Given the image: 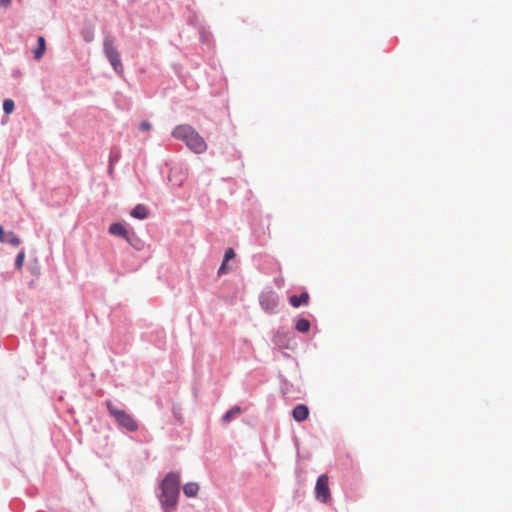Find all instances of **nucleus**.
<instances>
[{"instance_id": "nucleus-16", "label": "nucleus", "mask_w": 512, "mask_h": 512, "mask_svg": "<svg viewBox=\"0 0 512 512\" xmlns=\"http://www.w3.org/2000/svg\"><path fill=\"white\" fill-rule=\"evenodd\" d=\"M14 101L12 99H5L3 102V110L6 114H11L14 111Z\"/></svg>"}, {"instance_id": "nucleus-8", "label": "nucleus", "mask_w": 512, "mask_h": 512, "mask_svg": "<svg viewBox=\"0 0 512 512\" xmlns=\"http://www.w3.org/2000/svg\"><path fill=\"white\" fill-rule=\"evenodd\" d=\"M109 232L112 235L122 237L124 239L128 238V232L126 228L121 223H113L109 227Z\"/></svg>"}, {"instance_id": "nucleus-6", "label": "nucleus", "mask_w": 512, "mask_h": 512, "mask_svg": "<svg viewBox=\"0 0 512 512\" xmlns=\"http://www.w3.org/2000/svg\"><path fill=\"white\" fill-rule=\"evenodd\" d=\"M292 415L296 421L302 422L306 420L309 415L308 407L304 404H299L294 407Z\"/></svg>"}, {"instance_id": "nucleus-4", "label": "nucleus", "mask_w": 512, "mask_h": 512, "mask_svg": "<svg viewBox=\"0 0 512 512\" xmlns=\"http://www.w3.org/2000/svg\"><path fill=\"white\" fill-rule=\"evenodd\" d=\"M104 53L108 58L110 64L118 74L123 73V65L120 55L115 47V39L111 35H107L103 42Z\"/></svg>"}, {"instance_id": "nucleus-14", "label": "nucleus", "mask_w": 512, "mask_h": 512, "mask_svg": "<svg viewBox=\"0 0 512 512\" xmlns=\"http://www.w3.org/2000/svg\"><path fill=\"white\" fill-rule=\"evenodd\" d=\"M241 413V409L240 407L238 406H234L233 408H231L229 411H227L225 413V415L223 416V420L224 421H230L233 417L239 415Z\"/></svg>"}, {"instance_id": "nucleus-5", "label": "nucleus", "mask_w": 512, "mask_h": 512, "mask_svg": "<svg viewBox=\"0 0 512 512\" xmlns=\"http://www.w3.org/2000/svg\"><path fill=\"white\" fill-rule=\"evenodd\" d=\"M315 496L322 503H327L331 499L328 475L322 474L318 477L315 486Z\"/></svg>"}, {"instance_id": "nucleus-20", "label": "nucleus", "mask_w": 512, "mask_h": 512, "mask_svg": "<svg viewBox=\"0 0 512 512\" xmlns=\"http://www.w3.org/2000/svg\"><path fill=\"white\" fill-rule=\"evenodd\" d=\"M152 125L150 122L148 121H142L140 124H139V129L141 131H149L151 129Z\"/></svg>"}, {"instance_id": "nucleus-12", "label": "nucleus", "mask_w": 512, "mask_h": 512, "mask_svg": "<svg viewBox=\"0 0 512 512\" xmlns=\"http://www.w3.org/2000/svg\"><path fill=\"white\" fill-rule=\"evenodd\" d=\"M295 329L298 332L306 333L310 329V322L305 318H300L295 325Z\"/></svg>"}, {"instance_id": "nucleus-1", "label": "nucleus", "mask_w": 512, "mask_h": 512, "mask_svg": "<svg viewBox=\"0 0 512 512\" xmlns=\"http://www.w3.org/2000/svg\"><path fill=\"white\" fill-rule=\"evenodd\" d=\"M179 485L180 476L178 473H169L162 481L160 501L166 511L175 508L179 496Z\"/></svg>"}, {"instance_id": "nucleus-17", "label": "nucleus", "mask_w": 512, "mask_h": 512, "mask_svg": "<svg viewBox=\"0 0 512 512\" xmlns=\"http://www.w3.org/2000/svg\"><path fill=\"white\" fill-rule=\"evenodd\" d=\"M24 260H25V252L21 251L18 253V255L16 256V259H15V267L18 270H20L23 267Z\"/></svg>"}, {"instance_id": "nucleus-2", "label": "nucleus", "mask_w": 512, "mask_h": 512, "mask_svg": "<svg viewBox=\"0 0 512 512\" xmlns=\"http://www.w3.org/2000/svg\"><path fill=\"white\" fill-rule=\"evenodd\" d=\"M172 135L174 138L183 141L189 149L195 153H203L207 149V144L199 133L190 125H178L174 128Z\"/></svg>"}, {"instance_id": "nucleus-18", "label": "nucleus", "mask_w": 512, "mask_h": 512, "mask_svg": "<svg viewBox=\"0 0 512 512\" xmlns=\"http://www.w3.org/2000/svg\"><path fill=\"white\" fill-rule=\"evenodd\" d=\"M235 257V252L232 248H228L226 251H225V255H224V260L225 261H229L231 259H233Z\"/></svg>"}, {"instance_id": "nucleus-11", "label": "nucleus", "mask_w": 512, "mask_h": 512, "mask_svg": "<svg viewBox=\"0 0 512 512\" xmlns=\"http://www.w3.org/2000/svg\"><path fill=\"white\" fill-rule=\"evenodd\" d=\"M199 491V486L195 482H190L184 485L183 492L188 497H194Z\"/></svg>"}, {"instance_id": "nucleus-19", "label": "nucleus", "mask_w": 512, "mask_h": 512, "mask_svg": "<svg viewBox=\"0 0 512 512\" xmlns=\"http://www.w3.org/2000/svg\"><path fill=\"white\" fill-rule=\"evenodd\" d=\"M227 262H228V261H225V260L223 259V262H222V264H221V266H220V268H219V270H218V275H223V274L227 273V271L230 269V268H228V266H227Z\"/></svg>"}, {"instance_id": "nucleus-3", "label": "nucleus", "mask_w": 512, "mask_h": 512, "mask_svg": "<svg viewBox=\"0 0 512 512\" xmlns=\"http://www.w3.org/2000/svg\"><path fill=\"white\" fill-rule=\"evenodd\" d=\"M106 405L110 415L115 418L122 428L130 432H134L138 429V423L132 415L113 405L110 400L106 402Z\"/></svg>"}, {"instance_id": "nucleus-22", "label": "nucleus", "mask_w": 512, "mask_h": 512, "mask_svg": "<svg viewBox=\"0 0 512 512\" xmlns=\"http://www.w3.org/2000/svg\"><path fill=\"white\" fill-rule=\"evenodd\" d=\"M11 4V0H0L1 7H8Z\"/></svg>"}, {"instance_id": "nucleus-13", "label": "nucleus", "mask_w": 512, "mask_h": 512, "mask_svg": "<svg viewBox=\"0 0 512 512\" xmlns=\"http://www.w3.org/2000/svg\"><path fill=\"white\" fill-rule=\"evenodd\" d=\"M7 237H5V243H9L14 247H18L21 243L19 237L12 231L7 232Z\"/></svg>"}, {"instance_id": "nucleus-23", "label": "nucleus", "mask_w": 512, "mask_h": 512, "mask_svg": "<svg viewBox=\"0 0 512 512\" xmlns=\"http://www.w3.org/2000/svg\"><path fill=\"white\" fill-rule=\"evenodd\" d=\"M84 37H85L86 41H91L92 40V34L91 33L86 34Z\"/></svg>"}, {"instance_id": "nucleus-7", "label": "nucleus", "mask_w": 512, "mask_h": 512, "mask_svg": "<svg viewBox=\"0 0 512 512\" xmlns=\"http://www.w3.org/2000/svg\"><path fill=\"white\" fill-rule=\"evenodd\" d=\"M289 302L293 307H299L301 305H308L309 303V294L307 292H303L300 296L292 295L289 298Z\"/></svg>"}, {"instance_id": "nucleus-9", "label": "nucleus", "mask_w": 512, "mask_h": 512, "mask_svg": "<svg viewBox=\"0 0 512 512\" xmlns=\"http://www.w3.org/2000/svg\"><path fill=\"white\" fill-rule=\"evenodd\" d=\"M45 51H46L45 38L43 36H39L38 37V45L33 51L34 58L36 60H40L42 58V56L44 55Z\"/></svg>"}, {"instance_id": "nucleus-21", "label": "nucleus", "mask_w": 512, "mask_h": 512, "mask_svg": "<svg viewBox=\"0 0 512 512\" xmlns=\"http://www.w3.org/2000/svg\"><path fill=\"white\" fill-rule=\"evenodd\" d=\"M7 233H5L4 229L2 226H0V242L1 243H5V237Z\"/></svg>"}, {"instance_id": "nucleus-10", "label": "nucleus", "mask_w": 512, "mask_h": 512, "mask_svg": "<svg viewBox=\"0 0 512 512\" xmlns=\"http://www.w3.org/2000/svg\"><path fill=\"white\" fill-rule=\"evenodd\" d=\"M131 216L141 220L145 219L148 216V210L144 205L138 204L132 209Z\"/></svg>"}, {"instance_id": "nucleus-15", "label": "nucleus", "mask_w": 512, "mask_h": 512, "mask_svg": "<svg viewBox=\"0 0 512 512\" xmlns=\"http://www.w3.org/2000/svg\"><path fill=\"white\" fill-rule=\"evenodd\" d=\"M120 159V152L119 151H112L109 156V173L113 172V165L115 162H117Z\"/></svg>"}]
</instances>
